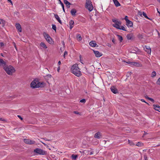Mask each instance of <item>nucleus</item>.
<instances>
[{
  "mask_svg": "<svg viewBox=\"0 0 160 160\" xmlns=\"http://www.w3.org/2000/svg\"><path fill=\"white\" fill-rule=\"evenodd\" d=\"M71 72L76 76L79 77L82 75L80 69L78 67V64H75L72 66L71 68Z\"/></svg>",
  "mask_w": 160,
  "mask_h": 160,
  "instance_id": "nucleus-1",
  "label": "nucleus"
},
{
  "mask_svg": "<svg viewBox=\"0 0 160 160\" xmlns=\"http://www.w3.org/2000/svg\"><path fill=\"white\" fill-rule=\"evenodd\" d=\"M45 84L43 82H39L37 80H33L31 83V87L33 88L43 87Z\"/></svg>",
  "mask_w": 160,
  "mask_h": 160,
  "instance_id": "nucleus-2",
  "label": "nucleus"
},
{
  "mask_svg": "<svg viewBox=\"0 0 160 160\" xmlns=\"http://www.w3.org/2000/svg\"><path fill=\"white\" fill-rule=\"evenodd\" d=\"M6 73L9 75H12L13 73L15 72V69L11 65H6L3 68Z\"/></svg>",
  "mask_w": 160,
  "mask_h": 160,
  "instance_id": "nucleus-3",
  "label": "nucleus"
},
{
  "mask_svg": "<svg viewBox=\"0 0 160 160\" xmlns=\"http://www.w3.org/2000/svg\"><path fill=\"white\" fill-rule=\"evenodd\" d=\"M86 7L89 11H91L93 9L92 2L90 0H87Z\"/></svg>",
  "mask_w": 160,
  "mask_h": 160,
  "instance_id": "nucleus-4",
  "label": "nucleus"
},
{
  "mask_svg": "<svg viewBox=\"0 0 160 160\" xmlns=\"http://www.w3.org/2000/svg\"><path fill=\"white\" fill-rule=\"evenodd\" d=\"M43 35L47 41L50 43H52V39L50 36L46 33L44 32Z\"/></svg>",
  "mask_w": 160,
  "mask_h": 160,
  "instance_id": "nucleus-5",
  "label": "nucleus"
},
{
  "mask_svg": "<svg viewBox=\"0 0 160 160\" xmlns=\"http://www.w3.org/2000/svg\"><path fill=\"white\" fill-rule=\"evenodd\" d=\"M34 152L40 154L44 155L46 154V152L41 149L37 148L34 150Z\"/></svg>",
  "mask_w": 160,
  "mask_h": 160,
  "instance_id": "nucleus-6",
  "label": "nucleus"
},
{
  "mask_svg": "<svg viewBox=\"0 0 160 160\" xmlns=\"http://www.w3.org/2000/svg\"><path fill=\"white\" fill-rule=\"evenodd\" d=\"M123 62H126L125 61H123ZM126 62L128 64H129L131 66H136L137 67H142V65H141V64H140L139 63H138L137 62Z\"/></svg>",
  "mask_w": 160,
  "mask_h": 160,
  "instance_id": "nucleus-7",
  "label": "nucleus"
},
{
  "mask_svg": "<svg viewBox=\"0 0 160 160\" xmlns=\"http://www.w3.org/2000/svg\"><path fill=\"white\" fill-rule=\"evenodd\" d=\"M24 142L26 144H33L35 143V142L33 140H31L30 139H24Z\"/></svg>",
  "mask_w": 160,
  "mask_h": 160,
  "instance_id": "nucleus-8",
  "label": "nucleus"
},
{
  "mask_svg": "<svg viewBox=\"0 0 160 160\" xmlns=\"http://www.w3.org/2000/svg\"><path fill=\"white\" fill-rule=\"evenodd\" d=\"M144 50L148 54H150L151 53V49L149 46H145L144 48Z\"/></svg>",
  "mask_w": 160,
  "mask_h": 160,
  "instance_id": "nucleus-9",
  "label": "nucleus"
},
{
  "mask_svg": "<svg viewBox=\"0 0 160 160\" xmlns=\"http://www.w3.org/2000/svg\"><path fill=\"white\" fill-rule=\"evenodd\" d=\"M121 24V22H116V23L113 24V26L116 28L117 29H119V28H120V25Z\"/></svg>",
  "mask_w": 160,
  "mask_h": 160,
  "instance_id": "nucleus-10",
  "label": "nucleus"
},
{
  "mask_svg": "<svg viewBox=\"0 0 160 160\" xmlns=\"http://www.w3.org/2000/svg\"><path fill=\"white\" fill-rule=\"evenodd\" d=\"M15 27L16 29L19 32H22V28L20 25L18 23H17L15 24Z\"/></svg>",
  "mask_w": 160,
  "mask_h": 160,
  "instance_id": "nucleus-11",
  "label": "nucleus"
},
{
  "mask_svg": "<svg viewBox=\"0 0 160 160\" xmlns=\"http://www.w3.org/2000/svg\"><path fill=\"white\" fill-rule=\"evenodd\" d=\"M110 89L111 91L114 93H117L118 92L117 89L114 86L112 87Z\"/></svg>",
  "mask_w": 160,
  "mask_h": 160,
  "instance_id": "nucleus-12",
  "label": "nucleus"
},
{
  "mask_svg": "<svg viewBox=\"0 0 160 160\" xmlns=\"http://www.w3.org/2000/svg\"><path fill=\"white\" fill-rule=\"evenodd\" d=\"M6 65V62L3 59L0 58V66H2L3 68Z\"/></svg>",
  "mask_w": 160,
  "mask_h": 160,
  "instance_id": "nucleus-13",
  "label": "nucleus"
},
{
  "mask_svg": "<svg viewBox=\"0 0 160 160\" xmlns=\"http://www.w3.org/2000/svg\"><path fill=\"white\" fill-rule=\"evenodd\" d=\"M95 56L97 57H99L102 55V54L97 51H93Z\"/></svg>",
  "mask_w": 160,
  "mask_h": 160,
  "instance_id": "nucleus-14",
  "label": "nucleus"
},
{
  "mask_svg": "<svg viewBox=\"0 0 160 160\" xmlns=\"http://www.w3.org/2000/svg\"><path fill=\"white\" fill-rule=\"evenodd\" d=\"M133 34L132 33H129L128 34L127 36V39L128 40H132L133 38Z\"/></svg>",
  "mask_w": 160,
  "mask_h": 160,
  "instance_id": "nucleus-15",
  "label": "nucleus"
},
{
  "mask_svg": "<svg viewBox=\"0 0 160 160\" xmlns=\"http://www.w3.org/2000/svg\"><path fill=\"white\" fill-rule=\"evenodd\" d=\"M89 45L92 47H95L97 45L96 43L94 41H92L90 42L89 43Z\"/></svg>",
  "mask_w": 160,
  "mask_h": 160,
  "instance_id": "nucleus-16",
  "label": "nucleus"
},
{
  "mask_svg": "<svg viewBox=\"0 0 160 160\" xmlns=\"http://www.w3.org/2000/svg\"><path fill=\"white\" fill-rule=\"evenodd\" d=\"M126 25L128 27H131L133 25V23L131 21L128 20V22H126Z\"/></svg>",
  "mask_w": 160,
  "mask_h": 160,
  "instance_id": "nucleus-17",
  "label": "nucleus"
},
{
  "mask_svg": "<svg viewBox=\"0 0 160 160\" xmlns=\"http://www.w3.org/2000/svg\"><path fill=\"white\" fill-rule=\"evenodd\" d=\"M63 2L64 4H65L67 7L68 8L70 7V5L71 4V3H70L67 0H64Z\"/></svg>",
  "mask_w": 160,
  "mask_h": 160,
  "instance_id": "nucleus-18",
  "label": "nucleus"
},
{
  "mask_svg": "<svg viewBox=\"0 0 160 160\" xmlns=\"http://www.w3.org/2000/svg\"><path fill=\"white\" fill-rule=\"evenodd\" d=\"M154 109L157 111H159L160 110V107L158 105H153Z\"/></svg>",
  "mask_w": 160,
  "mask_h": 160,
  "instance_id": "nucleus-19",
  "label": "nucleus"
},
{
  "mask_svg": "<svg viewBox=\"0 0 160 160\" xmlns=\"http://www.w3.org/2000/svg\"><path fill=\"white\" fill-rule=\"evenodd\" d=\"M115 5L117 7H118L120 5V4L117 0H112Z\"/></svg>",
  "mask_w": 160,
  "mask_h": 160,
  "instance_id": "nucleus-20",
  "label": "nucleus"
},
{
  "mask_svg": "<svg viewBox=\"0 0 160 160\" xmlns=\"http://www.w3.org/2000/svg\"><path fill=\"white\" fill-rule=\"evenodd\" d=\"M101 136V134L100 132H98L95 134L94 137L96 138H99Z\"/></svg>",
  "mask_w": 160,
  "mask_h": 160,
  "instance_id": "nucleus-21",
  "label": "nucleus"
},
{
  "mask_svg": "<svg viewBox=\"0 0 160 160\" xmlns=\"http://www.w3.org/2000/svg\"><path fill=\"white\" fill-rule=\"evenodd\" d=\"M55 17L58 20V21L61 24L62 23V21L60 20V18L57 15H55Z\"/></svg>",
  "mask_w": 160,
  "mask_h": 160,
  "instance_id": "nucleus-22",
  "label": "nucleus"
},
{
  "mask_svg": "<svg viewBox=\"0 0 160 160\" xmlns=\"http://www.w3.org/2000/svg\"><path fill=\"white\" fill-rule=\"evenodd\" d=\"M74 23V22L72 20H71L69 22L70 29H71L73 27Z\"/></svg>",
  "mask_w": 160,
  "mask_h": 160,
  "instance_id": "nucleus-23",
  "label": "nucleus"
},
{
  "mask_svg": "<svg viewBox=\"0 0 160 160\" xmlns=\"http://www.w3.org/2000/svg\"><path fill=\"white\" fill-rule=\"evenodd\" d=\"M40 46L41 47H42L44 49H46L47 48L45 44L44 43L42 42L40 43Z\"/></svg>",
  "mask_w": 160,
  "mask_h": 160,
  "instance_id": "nucleus-24",
  "label": "nucleus"
},
{
  "mask_svg": "<svg viewBox=\"0 0 160 160\" xmlns=\"http://www.w3.org/2000/svg\"><path fill=\"white\" fill-rule=\"evenodd\" d=\"M71 13L72 16H74L76 12V10L74 9H72L71 11Z\"/></svg>",
  "mask_w": 160,
  "mask_h": 160,
  "instance_id": "nucleus-25",
  "label": "nucleus"
},
{
  "mask_svg": "<svg viewBox=\"0 0 160 160\" xmlns=\"http://www.w3.org/2000/svg\"><path fill=\"white\" fill-rule=\"evenodd\" d=\"M117 36L118 37V39L120 41V42H121L123 40L122 36L119 35H117Z\"/></svg>",
  "mask_w": 160,
  "mask_h": 160,
  "instance_id": "nucleus-26",
  "label": "nucleus"
},
{
  "mask_svg": "<svg viewBox=\"0 0 160 160\" xmlns=\"http://www.w3.org/2000/svg\"><path fill=\"white\" fill-rule=\"evenodd\" d=\"M78 155H77L72 154L71 156V158L72 159H76L77 158Z\"/></svg>",
  "mask_w": 160,
  "mask_h": 160,
  "instance_id": "nucleus-27",
  "label": "nucleus"
},
{
  "mask_svg": "<svg viewBox=\"0 0 160 160\" xmlns=\"http://www.w3.org/2000/svg\"><path fill=\"white\" fill-rule=\"evenodd\" d=\"M145 98L148 99L149 100H150V101H151V102H154V99L152 98H150L149 97H148V96L147 95H146V96H145Z\"/></svg>",
  "mask_w": 160,
  "mask_h": 160,
  "instance_id": "nucleus-28",
  "label": "nucleus"
},
{
  "mask_svg": "<svg viewBox=\"0 0 160 160\" xmlns=\"http://www.w3.org/2000/svg\"><path fill=\"white\" fill-rule=\"evenodd\" d=\"M136 145L138 147H142L143 145V144L142 142H138L137 143Z\"/></svg>",
  "mask_w": 160,
  "mask_h": 160,
  "instance_id": "nucleus-29",
  "label": "nucleus"
},
{
  "mask_svg": "<svg viewBox=\"0 0 160 160\" xmlns=\"http://www.w3.org/2000/svg\"><path fill=\"white\" fill-rule=\"evenodd\" d=\"M5 22L2 19H0V23L2 24V26H4L5 24Z\"/></svg>",
  "mask_w": 160,
  "mask_h": 160,
  "instance_id": "nucleus-30",
  "label": "nucleus"
},
{
  "mask_svg": "<svg viewBox=\"0 0 160 160\" xmlns=\"http://www.w3.org/2000/svg\"><path fill=\"white\" fill-rule=\"evenodd\" d=\"M53 136H51L50 137V138H51V139H47V138H43V139L45 140H46V141H51L52 140V139L53 138Z\"/></svg>",
  "mask_w": 160,
  "mask_h": 160,
  "instance_id": "nucleus-31",
  "label": "nucleus"
},
{
  "mask_svg": "<svg viewBox=\"0 0 160 160\" xmlns=\"http://www.w3.org/2000/svg\"><path fill=\"white\" fill-rule=\"evenodd\" d=\"M58 0L60 1V3L61 4V5L62 6V9H63V11L65 12V10H64V4L60 0Z\"/></svg>",
  "mask_w": 160,
  "mask_h": 160,
  "instance_id": "nucleus-32",
  "label": "nucleus"
},
{
  "mask_svg": "<svg viewBox=\"0 0 160 160\" xmlns=\"http://www.w3.org/2000/svg\"><path fill=\"white\" fill-rule=\"evenodd\" d=\"M156 76V72L155 71L153 72L151 74V77H155Z\"/></svg>",
  "mask_w": 160,
  "mask_h": 160,
  "instance_id": "nucleus-33",
  "label": "nucleus"
},
{
  "mask_svg": "<svg viewBox=\"0 0 160 160\" xmlns=\"http://www.w3.org/2000/svg\"><path fill=\"white\" fill-rule=\"evenodd\" d=\"M52 28L55 31H56L57 28L55 25L52 24Z\"/></svg>",
  "mask_w": 160,
  "mask_h": 160,
  "instance_id": "nucleus-34",
  "label": "nucleus"
},
{
  "mask_svg": "<svg viewBox=\"0 0 160 160\" xmlns=\"http://www.w3.org/2000/svg\"><path fill=\"white\" fill-rule=\"evenodd\" d=\"M143 15L146 18L150 19L148 17L146 13L144 12H143L142 13Z\"/></svg>",
  "mask_w": 160,
  "mask_h": 160,
  "instance_id": "nucleus-35",
  "label": "nucleus"
},
{
  "mask_svg": "<svg viewBox=\"0 0 160 160\" xmlns=\"http://www.w3.org/2000/svg\"><path fill=\"white\" fill-rule=\"evenodd\" d=\"M77 38L78 41H80L82 39V38L80 35H77Z\"/></svg>",
  "mask_w": 160,
  "mask_h": 160,
  "instance_id": "nucleus-36",
  "label": "nucleus"
},
{
  "mask_svg": "<svg viewBox=\"0 0 160 160\" xmlns=\"http://www.w3.org/2000/svg\"><path fill=\"white\" fill-rule=\"evenodd\" d=\"M119 29L124 31H126L125 29V28L123 26H120V28H119Z\"/></svg>",
  "mask_w": 160,
  "mask_h": 160,
  "instance_id": "nucleus-37",
  "label": "nucleus"
},
{
  "mask_svg": "<svg viewBox=\"0 0 160 160\" xmlns=\"http://www.w3.org/2000/svg\"><path fill=\"white\" fill-rule=\"evenodd\" d=\"M128 143L130 144V145L131 146H133L134 145V143L132 141H130L129 140L128 141Z\"/></svg>",
  "mask_w": 160,
  "mask_h": 160,
  "instance_id": "nucleus-38",
  "label": "nucleus"
},
{
  "mask_svg": "<svg viewBox=\"0 0 160 160\" xmlns=\"http://www.w3.org/2000/svg\"><path fill=\"white\" fill-rule=\"evenodd\" d=\"M86 102V100L85 99H82L80 101V102H81V103H85Z\"/></svg>",
  "mask_w": 160,
  "mask_h": 160,
  "instance_id": "nucleus-39",
  "label": "nucleus"
},
{
  "mask_svg": "<svg viewBox=\"0 0 160 160\" xmlns=\"http://www.w3.org/2000/svg\"><path fill=\"white\" fill-rule=\"evenodd\" d=\"M112 21L113 22L115 23H116L117 22H120V21H118L117 20H116L115 19H112Z\"/></svg>",
  "mask_w": 160,
  "mask_h": 160,
  "instance_id": "nucleus-40",
  "label": "nucleus"
},
{
  "mask_svg": "<svg viewBox=\"0 0 160 160\" xmlns=\"http://www.w3.org/2000/svg\"><path fill=\"white\" fill-rule=\"evenodd\" d=\"M157 83L158 85H160V78L158 79V80L157 82Z\"/></svg>",
  "mask_w": 160,
  "mask_h": 160,
  "instance_id": "nucleus-41",
  "label": "nucleus"
},
{
  "mask_svg": "<svg viewBox=\"0 0 160 160\" xmlns=\"http://www.w3.org/2000/svg\"><path fill=\"white\" fill-rule=\"evenodd\" d=\"M112 42H113V43H114V44L116 43V40L115 39L113 38L112 39Z\"/></svg>",
  "mask_w": 160,
  "mask_h": 160,
  "instance_id": "nucleus-42",
  "label": "nucleus"
},
{
  "mask_svg": "<svg viewBox=\"0 0 160 160\" xmlns=\"http://www.w3.org/2000/svg\"><path fill=\"white\" fill-rule=\"evenodd\" d=\"M124 19L126 20V22H128V20H129L128 19V17L127 16H125Z\"/></svg>",
  "mask_w": 160,
  "mask_h": 160,
  "instance_id": "nucleus-43",
  "label": "nucleus"
},
{
  "mask_svg": "<svg viewBox=\"0 0 160 160\" xmlns=\"http://www.w3.org/2000/svg\"><path fill=\"white\" fill-rule=\"evenodd\" d=\"M68 54V52H67L66 51H65L64 52V55H63V56L64 57V58L65 57V56L66 55H67Z\"/></svg>",
  "mask_w": 160,
  "mask_h": 160,
  "instance_id": "nucleus-44",
  "label": "nucleus"
},
{
  "mask_svg": "<svg viewBox=\"0 0 160 160\" xmlns=\"http://www.w3.org/2000/svg\"><path fill=\"white\" fill-rule=\"evenodd\" d=\"M75 114H80V113L77 112V111H74L73 112Z\"/></svg>",
  "mask_w": 160,
  "mask_h": 160,
  "instance_id": "nucleus-45",
  "label": "nucleus"
},
{
  "mask_svg": "<svg viewBox=\"0 0 160 160\" xmlns=\"http://www.w3.org/2000/svg\"><path fill=\"white\" fill-rule=\"evenodd\" d=\"M141 101H142V102H145V103H146L148 105H149V104H148V103H147V102H146L145 101L144 99H141Z\"/></svg>",
  "mask_w": 160,
  "mask_h": 160,
  "instance_id": "nucleus-46",
  "label": "nucleus"
},
{
  "mask_svg": "<svg viewBox=\"0 0 160 160\" xmlns=\"http://www.w3.org/2000/svg\"><path fill=\"white\" fill-rule=\"evenodd\" d=\"M144 159H145V160H148V158L146 155H144Z\"/></svg>",
  "mask_w": 160,
  "mask_h": 160,
  "instance_id": "nucleus-47",
  "label": "nucleus"
},
{
  "mask_svg": "<svg viewBox=\"0 0 160 160\" xmlns=\"http://www.w3.org/2000/svg\"><path fill=\"white\" fill-rule=\"evenodd\" d=\"M18 117L22 120H23V118H22L21 117V116L20 115H18Z\"/></svg>",
  "mask_w": 160,
  "mask_h": 160,
  "instance_id": "nucleus-48",
  "label": "nucleus"
},
{
  "mask_svg": "<svg viewBox=\"0 0 160 160\" xmlns=\"http://www.w3.org/2000/svg\"><path fill=\"white\" fill-rule=\"evenodd\" d=\"M60 69V67L58 66V68H57V71L58 72H59Z\"/></svg>",
  "mask_w": 160,
  "mask_h": 160,
  "instance_id": "nucleus-49",
  "label": "nucleus"
},
{
  "mask_svg": "<svg viewBox=\"0 0 160 160\" xmlns=\"http://www.w3.org/2000/svg\"><path fill=\"white\" fill-rule=\"evenodd\" d=\"M8 2H9L10 3H11L12 5V3L11 0H8Z\"/></svg>",
  "mask_w": 160,
  "mask_h": 160,
  "instance_id": "nucleus-50",
  "label": "nucleus"
},
{
  "mask_svg": "<svg viewBox=\"0 0 160 160\" xmlns=\"http://www.w3.org/2000/svg\"><path fill=\"white\" fill-rule=\"evenodd\" d=\"M0 120L2 121H4L5 119H3L2 118H0Z\"/></svg>",
  "mask_w": 160,
  "mask_h": 160,
  "instance_id": "nucleus-51",
  "label": "nucleus"
},
{
  "mask_svg": "<svg viewBox=\"0 0 160 160\" xmlns=\"http://www.w3.org/2000/svg\"><path fill=\"white\" fill-rule=\"evenodd\" d=\"M0 45L1 46H3L4 45V44L3 42H1L0 43Z\"/></svg>",
  "mask_w": 160,
  "mask_h": 160,
  "instance_id": "nucleus-52",
  "label": "nucleus"
},
{
  "mask_svg": "<svg viewBox=\"0 0 160 160\" xmlns=\"http://www.w3.org/2000/svg\"><path fill=\"white\" fill-rule=\"evenodd\" d=\"M61 64V61H60L58 62V64L59 65H60Z\"/></svg>",
  "mask_w": 160,
  "mask_h": 160,
  "instance_id": "nucleus-53",
  "label": "nucleus"
},
{
  "mask_svg": "<svg viewBox=\"0 0 160 160\" xmlns=\"http://www.w3.org/2000/svg\"><path fill=\"white\" fill-rule=\"evenodd\" d=\"M42 142V143L43 144H44V146H46L47 145H46L45 143H44V142Z\"/></svg>",
  "mask_w": 160,
  "mask_h": 160,
  "instance_id": "nucleus-54",
  "label": "nucleus"
},
{
  "mask_svg": "<svg viewBox=\"0 0 160 160\" xmlns=\"http://www.w3.org/2000/svg\"><path fill=\"white\" fill-rule=\"evenodd\" d=\"M13 45H14V46H15L16 45V44H15V42H13Z\"/></svg>",
  "mask_w": 160,
  "mask_h": 160,
  "instance_id": "nucleus-55",
  "label": "nucleus"
},
{
  "mask_svg": "<svg viewBox=\"0 0 160 160\" xmlns=\"http://www.w3.org/2000/svg\"><path fill=\"white\" fill-rule=\"evenodd\" d=\"M1 55L2 56V57H3V54L2 53H1Z\"/></svg>",
  "mask_w": 160,
  "mask_h": 160,
  "instance_id": "nucleus-56",
  "label": "nucleus"
},
{
  "mask_svg": "<svg viewBox=\"0 0 160 160\" xmlns=\"http://www.w3.org/2000/svg\"><path fill=\"white\" fill-rule=\"evenodd\" d=\"M147 134V133H144V134L143 135H145L146 134Z\"/></svg>",
  "mask_w": 160,
  "mask_h": 160,
  "instance_id": "nucleus-57",
  "label": "nucleus"
},
{
  "mask_svg": "<svg viewBox=\"0 0 160 160\" xmlns=\"http://www.w3.org/2000/svg\"><path fill=\"white\" fill-rule=\"evenodd\" d=\"M49 77H51V75H48Z\"/></svg>",
  "mask_w": 160,
  "mask_h": 160,
  "instance_id": "nucleus-58",
  "label": "nucleus"
},
{
  "mask_svg": "<svg viewBox=\"0 0 160 160\" xmlns=\"http://www.w3.org/2000/svg\"><path fill=\"white\" fill-rule=\"evenodd\" d=\"M15 48H16V49L17 50V48H16V45L15 46H14Z\"/></svg>",
  "mask_w": 160,
  "mask_h": 160,
  "instance_id": "nucleus-59",
  "label": "nucleus"
},
{
  "mask_svg": "<svg viewBox=\"0 0 160 160\" xmlns=\"http://www.w3.org/2000/svg\"><path fill=\"white\" fill-rule=\"evenodd\" d=\"M158 36L160 37V34H159V33H158Z\"/></svg>",
  "mask_w": 160,
  "mask_h": 160,
  "instance_id": "nucleus-60",
  "label": "nucleus"
},
{
  "mask_svg": "<svg viewBox=\"0 0 160 160\" xmlns=\"http://www.w3.org/2000/svg\"><path fill=\"white\" fill-rule=\"evenodd\" d=\"M158 0L160 3V0Z\"/></svg>",
  "mask_w": 160,
  "mask_h": 160,
  "instance_id": "nucleus-61",
  "label": "nucleus"
},
{
  "mask_svg": "<svg viewBox=\"0 0 160 160\" xmlns=\"http://www.w3.org/2000/svg\"><path fill=\"white\" fill-rule=\"evenodd\" d=\"M158 12H159L160 14V12H159V11H158Z\"/></svg>",
  "mask_w": 160,
  "mask_h": 160,
  "instance_id": "nucleus-62",
  "label": "nucleus"
},
{
  "mask_svg": "<svg viewBox=\"0 0 160 160\" xmlns=\"http://www.w3.org/2000/svg\"><path fill=\"white\" fill-rule=\"evenodd\" d=\"M141 36H140V37H142V35H140Z\"/></svg>",
  "mask_w": 160,
  "mask_h": 160,
  "instance_id": "nucleus-63",
  "label": "nucleus"
},
{
  "mask_svg": "<svg viewBox=\"0 0 160 160\" xmlns=\"http://www.w3.org/2000/svg\"><path fill=\"white\" fill-rule=\"evenodd\" d=\"M141 36H140V37H142V35H140Z\"/></svg>",
  "mask_w": 160,
  "mask_h": 160,
  "instance_id": "nucleus-64",
  "label": "nucleus"
}]
</instances>
